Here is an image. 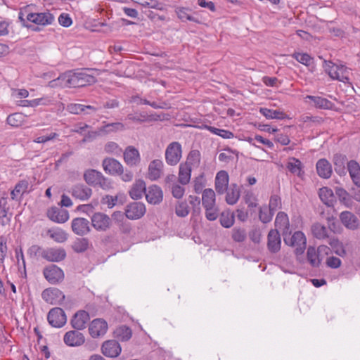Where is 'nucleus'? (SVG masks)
<instances>
[{"mask_svg":"<svg viewBox=\"0 0 360 360\" xmlns=\"http://www.w3.org/2000/svg\"><path fill=\"white\" fill-rule=\"evenodd\" d=\"M67 85L69 88L83 87L96 82L94 76L88 74L85 70L68 72Z\"/></svg>","mask_w":360,"mask_h":360,"instance_id":"f257e3e1","label":"nucleus"},{"mask_svg":"<svg viewBox=\"0 0 360 360\" xmlns=\"http://www.w3.org/2000/svg\"><path fill=\"white\" fill-rule=\"evenodd\" d=\"M283 236L285 243L294 249V253L299 259L303 255L307 247V238L304 234L298 231H295L292 236L287 235V233Z\"/></svg>","mask_w":360,"mask_h":360,"instance_id":"f03ea898","label":"nucleus"},{"mask_svg":"<svg viewBox=\"0 0 360 360\" xmlns=\"http://www.w3.org/2000/svg\"><path fill=\"white\" fill-rule=\"evenodd\" d=\"M84 179L89 185L99 186L103 189H109L111 183L108 179L105 178L101 172L95 169H87L84 174Z\"/></svg>","mask_w":360,"mask_h":360,"instance_id":"7ed1b4c3","label":"nucleus"},{"mask_svg":"<svg viewBox=\"0 0 360 360\" xmlns=\"http://www.w3.org/2000/svg\"><path fill=\"white\" fill-rule=\"evenodd\" d=\"M326 71L333 79L342 82H348L351 75L350 70L342 65H337L332 62L326 64Z\"/></svg>","mask_w":360,"mask_h":360,"instance_id":"20e7f679","label":"nucleus"},{"mask_svg":"<svg viewBox=\"0 0 360 360\" xmlns=\"http://www.w3.org/2000/svg\"><path fill=\"white\" fill-rule=\"evenodd\" d=\"M165 155L167 165L171 166L176 165L182 157L181 145L177 141L170 143L165 150Z\"/></svg>","mask_w":360,"mask_h":360,"instance_id":"39448f33","label":"nucleus"},{"mask_svg":"<svg viewBox=\"0 0 360 360\" xmlns=\"http://www.w3.org/2000/svg\"><path fill=\"white\" fill-rule=\"evenodd\" d=\"M92 226L98 231H106L112 226V219L103 212H95L91 217Z\"/></svg>","mask_w":360,"mask_h":360,"instance_id":"423d86ee","label":"nucleus"},{"mask_svg":"<svg viewBox=\"0 0 360 360\" xmlns=\"http://www.w3.org/2000/svg\"><path fill=\"white\" fill-rule=\"evenodd\" d=\"M108 328V323L104 319H95L89 326V333L93 338H98L107 333Z\"/></svg>","mask_w":360,"mask_h":360,"instance_id":"0eeeda50","label":"nucleus"},{"mask_svg":"<svg viewBox=\"0 0 360 360\" xmlns=\"http://www.w3.org/2000/svg\"><path fill=\"white\" fill-rule=\"evenodd\" d=\"M43 274L45 278L51 284L58 283L64 278L63 270L54 264L45 267Z\"/></svg>","mask_w":360,"mask_h":360,"instance_id":"6e6552de","label":"nucleus"},{"mask_svg":"<svg viewBox=\"0 0 360 360\" xmlns=\"http://www.w3.org/2000/svg\"><path fill=\"white\" fill-rule=\"evenodd\" d=\"M49 323L53 327L60 328L63 326L67 318L64 311L59 307H56L50 310L47 316Z\"/></svg>","mask_w":360,"mask_h":360,"instance_id":"1a4fd4ad","label":"nucleus"},{"mask_svg":"<svg viewBox=\"0 0 360 360\" xmlns=\"http://www.w3.org/2000/svg\"><path fill=\"white\" fill-rule=\"evenodd\" d=\"M41 297L44 301L51 304H60L65 299L63 293L55 288L45 289L41 293Z\"/></svg>","mask_w":360,"mask_h":360,"instance_id":"9d476101","label":"nucleus"},{"mask_svg":"<svg viewBox=\"0 0 360 360\" xmlns=\"http://www.w3.org/2000/svg\"><path fill=\"white\" fill-rule=\"evenodd\" d=\"M163 171V162L159 159L154 160L148 165L146 178L150 181H156L162 176Z\"/></svg>","mask_w":360,"mask_h":360,"instance_id":"9b49d317","label":"nucleus"},{"mask_svg":"<svg viewBox=\"0 0 360 360\" xmlns=\"http://www.w3.org/2000/svg\"><path fill=\"white\" fill-rule=\"evenodd\" d=\"M79 330H70L63 337L64 342L69 347H79L85 342V337Z\"/></svg>","mask_w":360,"mask_h":360,"instance_id":"f8f14e48","label":"nucleus"},{"mask_svg":"<svg viewBox=\"0 0 360 360\" xmlns=\"http://www.w3.org/2000/svg\"><path fill=\"white\" fill-rule=\"evenodd\" d=\"M145 205L140 202H134L128 205L125 210V215L129 219H137L144 215Z\"/></svg>","mask_w":360,"mask_h":360,"instance_id":"ddd939ff","label":"nucleus"},{"mask_svg":"<svg viewBox=\"0 0 360 360\" xmlns=\"http://www.w3.org/2000/svg\"><path fill=\"white\" fill-rule=\"evenodd\" d=\"M66 257L65 250L62 248H45L43 254V259L51 262H58L63 261Z\"/></svg>","mask_w":360,"mask_h":360,"instance_id":"4468645a","label":"nucleus"},{"mask_svg":"<svg viewBox=\"0 0 360 360\" xmlns=\"http://www.w3.org/2000/svg\"><path fill=\"white\" fill-rule=\"evenodd\" d=\"M104 171L111 175H120L123 172V166L117 160L111 158H105L102 162Z\"/></svg>","mask_w":360,"mask_h":360,"instance_id":"2eb2a0df","label":"nucleus"},{"mask_svg":"<svg viewBox=\"0 0 360 360\" xmlns=\"http://www.w3.org/2000/svg\"><path fill=\"white\" fill-rule=\"evenodd\" d=\"M146 198L148 203L157 205L163 199V193L161 188L157 185H151L146 190Z\"/></svg>","mask_w":360,"mask_h":360,"instance_id":"dca6fc26","label":"nucleus"},{"mask_svg":"<svg viewBox=\"0 0 360 360\" xmlns=\"http://www.w3.org/2000/svg\"><path fill=\"white\" fill-rule=\"evenodd\" d=\"M27 20L40 25H47L53 22L54 16L49 12L31 13L27 15Z\"/></svg>","mask_w":360,"mask_h":360,"instance_id":"f3484780","label":"nucleus"},{"mask_svg":"<svg viewBox=\"0 0 360 360\" xmlns=\"http://www.w3.org/2000/svg\"><path fill=\"white\" fill-rule=\"evenodd\" d=\"M101 350L105 356L114 358L120 354L122 349L118 342L110 340L103 343Z\"/></svg>","mask_w":360,"mask_h":360,"instance_id":"a211bd4d","label":"nucleus"},{"mask_svg":"<svg viewBox=\"0 0 360 360\" xmlns=\"http://www.w3.org/2000/svg\"><path fill=\"white\" fill-rule=\"evenodd\" d=\"M72 230L78 236H84L91 231L89 221L84 218H75L72 221Z\"/></svg>","mask_w":360,"mask_h":360,"instance_id":"6ab92c4d","label":"nucleus"},{"mask_svg":"<svg viewBox=\"0 0 360 360\" xmlns=\"http://www.w3.org/2000/svg\"><path fill=\"white\" fill-rule=\"evenodd\" d=\"M229 181V174L226 171L221 170L217 174L214 186L218 194L222 195L227 191Z\"/></svg>","mask_w":360,"mask_h":360,"instance_id":"aec40b11","label":"nucleus"},{"mask_svg":"<svg viewBox=\"0 0 360 360\" xmlns=\"http://www.w3.org/2000/svg\"><path fill=\"white\" fill-rule=\"evenodd\" d=\"M281 240L278 231L271 229L267 236V248L272 252L276 253L281 249Z\"/></svg>","mask_w":360,"mask_h":360,"instance_id":"412c9836","label":"nucleus"},{"mask_svg":"<svg viewBox=\"0 0 360 360\" xmlns=\"http://www.w3.org/2000/svg\"><path fill=\"white\" fill-rule=\"evenodd\" d=\"M124 160L130 167H134L140 162V154L139 150L134 146H128L124 151Z\"/></svg>","mask_w":360,"mask_h":360,"instance_id":"4be33fe9","label":"nucleus"},{"mask_svg":"<svg viewBox=\"0 0 360 360\" xmlns=\"http://www.w3.org/2000/svg\"><path fill=\"white\" fill-rule=\"evenodd\" d=\"M89 319V313L86 311L81 310L74 315L71 320V325L75 329L80 330L85 328Z\"/></svg>","mask_w":360,"mask_h":360,"instance_id":"5701e85b","label":"nucleus"},{"mask_svg":"<svg viewBox=\"0 0 360 360\" xmlns=\"http://www.w3.org/2000/svg\"><path fill=\"white\" fill-rule=\"evenodd\" d=\"M342 224L347 229L356 230L359 228V223L357 217L349 211H344L340 215Z\"/></svg>","mask_w":360,"mask_h":360,"instance_id":"b1692460","label":"nucleus"},{"mask_svg":"<svg viewBox=\"0 0 360 360\" xmlns=\"http://www.w3.org/2000/svg\"><path fill=\"white\" fill-rule=\"evenodd\" d=\"M70 192L74 198L80 200H88L92 194L91 189L84 184L75 185Z\"/></svg>","mask_w":360,"mask_h":360,"instance_id":"393cba45","label":"nucleus"},{"mask_svg":"<svg viewBox=\"0 0 360 360\" xmlns=\"http://www.w3.org/2000/svg\"><path fill=\"white\" fill-rule=\"evenodd\" d=\"M303 165L300 160L295 158H289L287 160L286 168L288 170L294 175L299 177H302L304 174L303 170Z\"/></svg>","mask_w":360,"mask_h":360,"instance_id":"a878e982","label":"nucleus"},{"mask_svg":"<svg viewBox=\"0 0 360 360\" xmlns=\"http://www.w3.org/2000/svg\"><path fill=\"white\" fill-rule=\"evenodd\" d=\"M47 216L51 221L58 223H64L69 218L67 211L60 210L56 207L49 209L47 212Z\"/></svg>","mask_w":360,"mask_h":360,"instance_id":"bb28decb","label":"nucleus"},{"mask_svg":"<svg viewBox=\"0 0 360 360\" xmlns=\"http://www.w3.org/2000/svg\"><path fill=\"white\" fill-rule=\"evenodd\" d=\"M52 103V99L48 96H44L33 100H21L19 101L18 105L23 107L35 108L39 105H49Z\"/></svg>","mask_w":360,"mask_h":360,"instance_id":"cd10ccee","label":"nucleus"},{"mask_svg":"<svg viewBox=\"0 0 360 360\" xmlns=\"http://www.w3.org/2000/svg\"><path fill=\"white\" fill-rule=\"evenodd\" d=\"M146 186L144 181L142 179H138L133 184L129 191V195L133 199H141L143 196V194L146 193Z\"/></svg>","mask_w":360,"mask_h":360,"instance_id":"c85d7f7f","label":"nucleus"},{"mask_svg":"<svg viewBox=\"0 0 360 360\" xmlns=\"http://www.w3.org/2000/svg\"><path fill=\"white\" fill-rule=\"evenodd\" d=\"M347 170L354 184L360 187V166L359 163L354 160L348 162Z\"/></svg>","mask_w":360,"mask_h":360,"instance_id":"c756f323","label":"nucleus"},{"mask_svg":"<svg viewBox=\"0 0 360 360\" xmlns=\"http://www.w3.org/2000/svg\"><path fill=\"white\" fill-rule=\"evenodd\" d=\"M316 170L318 174L324 179H328L332 174L331 165L326 159H321L317 162Z\"/></svg>","mask_w":360,"mask_h":360,"instance_id":"7c9ffc66","label":"nucleus"},{"mask_svg":"<svg viewBox=\"0 0 360 360\" xmlns=\"http://www.w3.org/2000/svg\"><path fill=\"white\" fill-rule=\"evenodd\" d=\"M226 195V202L229 205H235L240 195V188L237 184H231L229 188H227Z\"/></svg>","mask_w":360,"mask_h":360,"instance_id":"2f4dec72","label":"nucleus"},{"mask_svg":"<svg viewBox=\"0 0 360 360\" xmlns=\"http://www.w3.org/2000/svg\"><path fill=\"white\" fill-rule=\"evenodd\" d=\"M319 195L321 201L328 207L333 206L335 201V197L333 191L328 187L320 188Z\"/></svg>","mask_w":360,"mask_h":360,"instance_id":"473e14b6","label":"nucleus"},{"mask_svg":"<svg viewBox=\"0 0 360 360\" xmlns=\"http://www.w3.org/2000/svg\"><path fill=\"white\" fill-rule=\"evenodd\" d=\"M289 225L288 215L283 212H278L275 220L276 227L282 231L283 234L285 235L289 230Z\"/></svg>","mask_w":360,"mask_h":360,"instance_id":"72a5a7b5","label":"nucleus"},{"mask_svg":"<svg viewBox=\"0 0 360 360\" xmlns=\"http://www.w3.org/2000/svg\"><path fill=\"white\" fill-rule=\"evenodd\" d=\"M29 185V182L27 180L20 181L11 193V198L15 200L20 198L28 191Z\"/></svg>","mask_w":360,"mask_h":360,"instance_id":"f704fd0d","label":"nucleus"},{"mask_svg":"<svg viewBox=\"0 0 360 360\" xmlns=\"http://www.w3.org/2000/svg\"><path fill=\"white\" fill-rule=\"evenodd\" d=\"M347 162V158L345 155L341 154H335L333 157V163L335 165V171L340 175L346 173L345 164Z\"/></svg>","mask_w":360,"mask_h":360,"instance_id":"c9c22d12","label":"nucleus"},{"mask_svg":"<svg viewBox=\"0 0 360 360\" xmlns=\"http://www.w3.org/2000/svg\"><path fill=\"white\" fill-rule=\"evenodd\" d=\"M243 200L251 211L258 206V200L256 195L250 190L245 191L243 195Z\"/></svg>","mask_w":360,"mask_h":360,"instance_id":"e433bc0d","label":"nucleus"},{"mask_svg":"<svg viewBox=\"0 0 360 360\" xmlns=\"http://www.w3.org/2000/svg\"><path fill=\"white\" fill-rule=\"evenodd\" d=\"M313 236L319 240H324L329 238L328 230L323 225L316 223L311 228Z\"/></svg>","mask_w":360,"mask_h":360,"instance_id":"4c0bfd02","label":"nucleus"},{"mask_svg":"<svg viewBox=\"0 0 360 360\" xmlns=\"http://www.w3.org/2000/svg\"><path fill=\"white\" fill-rule=\"evenodd\" d=\"M192 168L186 164H181L179 170V181L184 185L187 184L191 179Z\"/></svg>","mask_w":360,"mask_h":360,"instance_id":"58836bf2","label":"nucleus"},{"mask_svg":"<svg viewBox=\"0 0 360 360\" xmlns=\"http://www.w3.org/2000/svg\"><path fill=\"white\" fill-rule=\"evenodd\" d=\"M259 112L267 119L283 120L287 117V115L281 110L262 108H260Z\"/></svg>","mask_w":360,"mask_h":360,"instance_id":"ea45409f","label":"nucleus"},{"mask_svg":"<svg viewBox=\"0 0 360 360\" xmlns=\"http://www.w3.org/2000/svg\"><path fill=\"white\" fill-rule=\"evenodd\" d=\"M216 195L214 191L211 188L203 190L202 195V202L203 207H210L215 205Z\"/></svg>","mask_w":360,"mask_h":360,"instance_id":"a19ab883","label":"nucleus"},{"mask_svg":"<svg viewBox=\"0 0 360 360\" xmlns=\"http://www.w3.org/2000/svg\"><path fill=\"white\" fill-rule=\"evenodd\" d=\"M200 162V153L198 150H191L186 158V161L184 164L188 165L191 168H196Z\"/></svg>","mask_w":360,"mask_h":360,"instance_id":"79ce46f5","label":"nucleus"},{"mask_svg":"<svg viewBox=\"0 0 360 360\" xmlns=\"http://www.w3.org/2000/svg\"><path fill=\"white\" fill-rule=\"evenodd\" d=\"M306 98L312 101L314 105L319 108L330 109L333 105L328 99L320 96H307Z\"/></svg>","mask_w":360,"mask_h":360,"instance_id":"37998d69","label":"nucleus"},{"mask_svg":"<svg viewBox=\"0 0 360 360\" xmlns=\"http://www.w3.org/2000/svg\"><path fill=\"white\" fill-rule=\"evenodd\" d=\"M25 121V116L22 113L15 112L7 117V123L14 127L21 126Z\"/></svg>","mask_w":360,"mask_h":360,"instance_id":"c03bdc74","label":"nucleus"},{"mask_svg":"<svg viewBox=\"0 0 360 360\" xmlns=\"http://www.w3.org/2000/svg\"><path fill=\"white\" fill-rule=\"evenodd\" d=\"M115 336L122 341H127L131 337V330L126 326H121L116 328L115 330Z\"/></svg>","mask_w":360,"mask_h":360,"instance_id":"a18cd8bd","label":"nucleus"},{"mask_svg":"<svg viewBox=\"0 0 360 360\" xmlns=\"http://www.w3.org/2000/svg\"><path fill=\"white\" fill-rule=\"evenodd\" d=\"M89 246V242L87 238H80L73 243L72 248L73 250L77 253L85 252Z\"/></svg>","mask_w":360,"mask_h":360,"instance_id":"49530a36","label":"nucleus"},{"mask_svg":"<svg viewBox=\"0 0 360 360\" xmlns=\"http://www.w3.org/2000/svg\"><path fill=\"white\" fill-rule=\"evenodd\" d=\"M48 234L57 243H63L68 239L67 233L60 229H49Z\"/></svg>","mask_w":360,"mask_h":360,"instance_id":"de8ad7c7","label":"nucleus"},{"mask_svg":"<svg viewBox=\"0 0 360 360\" xmlns=\"http://www.w3.org/2000/svg\"><path fill=\"white\" fill-rule=\"evenodd\" d=\"M319 253L317 250L314 247H309L307 252V260L313 266H318L320 264V259L319 257Z\"/></svg>","mask_w":360,"mask_h":360,"instance_id":"09e8293b","label":"nucleus"},{"mask_svg":"<svg viewBox=\"0 0 360 360\" xmlns=\"http://www.w3.org/2000/svg\"><path fill=\"white\" fill-rule=\"evenodd\" d=\"M247 233L245 229L235 227L231 231V238L237 243H242L246 240Z\"/></svg>","mask_w":360,"mask_h":360,"instance_id":"8fccbe9b","label":"nucleus"},{"mask_svg":"<svg viewBox=\"0 0 360 360\" xmlns=\"http://www.w3.org/2000/svg\"><path fill=\"white\" fill-rule=\"evenodd\" d=\"M67 78H68V75H67L66 72L61 74L56 79H54L50 81L48 84V86H49L51 88L68 87Z\"/></svg>","mask_w":360,"mask_h":360,"instance_id":"3c124183","label":"nucleus"},{"mask_svg":"<svg viewBox=\"0 0 360 360\" xmlns=\"http://www.w3.org/2000/svg\"><path fill=\"white\" fill-rule=\"evenodd\" d=\"M189 207L186 201L178 202L175 207V213L179 217H185L189 214Z\"/></svg>","mask_w":360,"mask_h":360,"instance_id":"603ef678","label":"nucleus"},{"mask_svg":"<svg viewBox=\"0 0 360 360\" xmlns=\"http://www.w3.org/2000/svg\"><path fill=\"white\" fill-rule=\"evenodd\" d=\"M219 220L222 226L230 228L234 224V214L230 212H222Z\"/></svg>","mask_w":360,"mask_h":360,"instance_id":"864d4df0","label":"nucleus"},{"mask_svg":"<svg viewBox=\"0 0 360 360\" xmlns=\"http://www.w3.org/2000/svg\"><path fill=\"white\" fill-rule=\"evenodd\" d=\"M274 211L264 206L259 209V218L264 224L269 222L272 219Z\"/></svg>","mask_w":360,"mask_h":360,"instance_id":"5fc2aeb1","label":"nucleus"},{"mask_svg":"<svg viewBox=\"0 0 360 360\" xmlns=\"http://www.w3.org/2000/svg\"><path fill=\"white\" fill-rule=\"evenodd\" d=\"M292 57L294 58L299 63L306 66L309 65L313 60V58L308 53H306L295 52L292 55Z\"/></svg>","mask_w":360,"mask_h":360,"instance_id":"6e6d98bb","label":"nucleus"},{"mask_svg":"<svg viewBox=\"0 0 360 360\" xmlns=\"http://www.w3.org/2000/svg\"><path fill=\"white\" fill-rule=\"evenodd\" d=\"M100 131L102 133H110L124 129V125L120 122L107 124L99 128Z\"/></svg>","mask_w":360,"mask_h":360,"instance_id":"4d7b16f0","label":"nucleus"},{"mask_svg":"<svg viewBox=\"0 0 360 360\" xmlns=\"http://www.w3.org/2000/svg\"><path fill=\"white\" fill-rule=\"evenodd\" d=\"M134 2L137 3L143 6L156 8L158 10L162 9V4L155 0H132Z\"/></svg>","mask_w":360,"mask_h":360,"instance_id":"13d9d810","label":"nucleus"},{"mask_svg":"<svg viewBox=\"0 0 360 360\" xmlns=\"http://www.w3.org/2000/svg\"><path fill=\"white\" fill-rule=\"evenodd\" d=\"M208 129L212 133L220 136L224 139H231L234 136L233 134L228 130L221 129L214 127H209Z\"/></svg>","mask_w":360,"mask_h":360,"instance_id":"bf43d9fd","label":"nucleus"},{"mask_svg":"<svg viewBox=\"0 0 360 360\" xmlns=\"http://www.w3.org/2000/svg\"><path fill=\"white\" fill-rule=\"evenodd\" d=\"M206 218L210 221L215 220L219 215V210L216 205L205 207Z\"/></svg>","mask_w":360,"mask_h":360,"instance_id":"052dcab7","label":"nucleus"},{"mask_svg":"<svg viewBox=\"0 0 360 360\" xmlns=\"http://www.w3.org/2000/svg\"><path fill=\"white\" fill-rule=\"evenodd\" d=\"M105 151L108 153L119 155L122 153V149L115 142H108L105 146Z\"/></svg>","mask_w":360,"mask_h":360,"instance_id":"680f3d73","label":"nucleus"},{"mask_svg":"<svg viewBox=\"0 0 360 360\" xmlns=\"http://www.w3.org/2000/svg\"><path fill=\"white\" fill-rule=\"evenodd\" d=\"M205 179L202 176H199L194 180V191L197 193H200L202 191L205 186Z\"/></svg>","mask_w":360,"mask_h":360,"instance_id":"e2e57ef3","label":"nucleus"},{"mask_svg":"<svg viewBox=\"0 0 360 360\" xmlns=\"http://www.w3.org/2000/svg\"><path fill=\"white\" fill-rule=\"evenodd\" d=\"M68 110L72 114H79L84 111L85 105L79 103H71L67 107Z\"/></svg>","mask_w":360,"mask_h":360,"instance_id":"0e129e2a","label":"nucleus"},{"mask_svg":"<svg viewBox=\"0 0 360 360\" xmlns=\"http://www.w3.org/2000/svg\"><path fill=\"white\" fill-rule=\"evenodd\" d=\"M44 250V248L39 245H34L29 248L28 253L31 256L43 257Z\"/></svg>","mask_w":360,"mask_h":360,"instance_id":"69168bd1","label":"nucleus"},{"mask_svg":"<svg viewBox=\"0 0 360 360\" xmlns=\"http://www.w3.org/2000/svg\"><path fill=\"white\" fill-rule=\"evenodd\" d=\"M281 203V198L278 195H273L270 198L269 208L274 212L280 207Z\"/></svg>","mask_w":360,"mask_h":360,"instance_id":"338daca9","label":"nucleus"},{"mask_svg":"<svg viewBox=\"0 0 360 360\" xmlns=\"http://www.w3.org/2000/svg\"><path fill=\"white\" fill-rule=\"evenodd\" d=\"M58 22L62 26L65 27L70 26L72 22L71 18L66 13H62L58 17Z\"/></svg>","mask_w":360,"mask_h":360,"instance_id":"774afa93","label":"nucleus"}]
</instances>
